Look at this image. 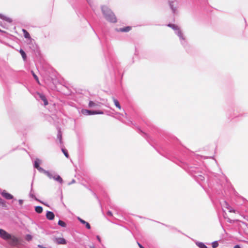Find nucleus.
Returning a JSON list of instances; mask_svg holds the SVG:
<instances>
[{
  "mask_svg": "<svg viewBox=\"0 0 248 248\" xmlns=\"http://www.w3.org/2000/svg\"><path fill=\"white\" fill-rule=\"evenodd\" d=\"M101 9L105 18L108 21L112 23L116 22L117 18L115 16L108 7L106 6H102Z\"/></svg>",
  "mask_w": 248,
  "mask_h": 248,
  "instance_id": "f257e3e1",
  "label": "nucleus"
},
{
  "mask_svg": "<svg viewBox=\"0 0 248 248\" xmlns=\"http://www.w3.org/2000/svg\"><path fill=\"white\" fill-rule=\"evenodd\" d=\"M81 113L85 115H93V114H103V112L102 111H91L87 109H83L81 110Z\"/></svg>",
  "mask_w": 248,
  "mask_h": 248,
  "instance_id": "f03ea898",
  "label": "nucleus"
},
{
  "mask_svg": "<svg viewBox=\"0 0 248 248\" xmlns=\"http://www.w3.org/2000/svg\"><path fill=\"white\" fill-rule=\"evenodd\" d=\"M0 236L4 240H8L11 236V234L7 232L3 229H0Z\"/></svg>",
  "mask_w": 248,
  "mask_h": 248,
  "instance_id": "7ed1b4c3",
  "label": "nucleus"
},
{
  "mask_svg": "<svg viewBox=\"0 0 248 248\" xmlns=\"http://www.w3.org/2000/svg\"><path fill=\"white\" fill-rule=\"evenodd\" d=\"M9 239L10 240V244L12 245H16L19 242V239L14 235H11Z\"/></svg>",
  "mask_w": 248,
  "mask_h": 248,
  "instance_id": "20e7f679",
  "label": "nucleus"
},
{
  "mask_svg": "<svg viewBox=\"0 0 248 248\" xmlns=\"http://www.w3.org/2000/svg\"><path fill=\"white\" fill-rule=\"evenodd\" d=\"M55 241L59 245H64L66 244V241L63 238H56Z\"/></svg>",
  "mask_w": 248,
  "mask_h": 248,
  "instance_id": "39448f33",
  "label": "nucleus"
},
{
  "mask_svg": "<svg viewBox=\"0 0 248 248\" xmlns=\"http://www.w3.org/2000/svg\"><path fill=\"white\" fill-rule=\"evenodd\" d=\"M37 94L39 95L41 100L44 102L45 106H46L48 104V101L46 96L43 94L38 93Z\"/></svg>",
  "mask_w": 248,
  "mask_h": 248,
  "instance_id": "423d86ee",
  "label": "nucleus"
},
{
  "mask_svg": "<svg viewBox=\"0 0 248 248\" xmlns=\"http://www.w3.org/2000/svg\"><path fill=\"white\" fill-rule=\"evenodd\" d=\"M223 206H224V207L228 209L230 212H235V210L233 208H232L226 202L224 201L223 202Z\"/></svg>",
  "mask_w": 248,
  "mask_h": 248,
  "instance_id": "0eeeda50",
  "label": "nucleus"
},
{
  "mask_svg": "<svg viewBox=\"0 0 248 248\" xmlns=\"http://www.w3.org/2000/svg\"><path fill=\"white\" fill-rule=\"evenodd\" d=\"M55 215L52 212L47 211L46 214V217L48 220H53L54 218Z\"/></svg>",
  "mask_w": 248,
  "mask_h": 248,
  "instance_id": "6e6552de",
  "label": "nucleus"
},
{
  "mask_svg": "<svg viewBox=\"0 0 248 248\" xmlns=\"http://www.w3.org/2000/svg\"><path fill=\"white\" fill-rule=\"evenodd\" d=\"M2 196L6 198V199L10 200L13 198V196L10 193H7L5 191H3L1 193Z\"/></svg>",
  "mask_w": 248,
  "mask_h": 248,
  "instance_id": "1a4fd4ad",
  "label": "nucleus"
},
{
  "mask_svg": "<svg viewBox=\"0 0 248 248\" xmlns=\"http://www.w3.org/2000/svg\"><path fill=\"white\" fill-rule=\"evenodd\" d=\"M0 18L9 23H11L12 21V19L10 18L7 17L6 16H4L2 14H0Z\"/></svg>",
  "mask_w": 248,
  "mask_h": 248,
  "instance_id": "9d476101",
  "label": "nucleus"
},
{
  "mask_svg": "<svg viewBox=\"0 0 248 248\" xmlns=\"http://www.w3.org/2000/svg\"><path fill=\"white\" fill-rule=\"evenodd\" d=\"M131 30V27L130 26H127L124 28H122L119 29V31L121 32H128Z\"/></svg>",
  "mask_w": 248,
  "mask_h": 248,
  "instance_id": "9b49d317",
  "label": "nucleus"
},
{
  "mask_svg": "<svg viewBox=\"0 0 248 248\" xmlns=\"http://www.w3.org/2000/svg\"><path fill=\"white\" fill-rule=\"evenodd\" d=\"M22 31L24 33V36L26 38L31 39V36L29 33L25 29L22 30Z\"/></svg>",
  "mask_w": 248,
  "mask_h": 248,
  "instance_id": "f8f14e48",
  "label": "nucleus"
},
{
  "mask_svg": "<svg viewBox=\"0 0 248 248\" xmlns=\"http://www.w3.org/2000/svg\"><path fill=\"white\" fill-rule=\"evenodd\" d=\"M35 211L37 213L40 214L43 212V208L40 206H36L35 208Z\"/></svg>",
  "mask_w": 248,
  "mask_h": 248,
  "instance_id": "ddd939ff",
  "label": "nucleus"
},
{
  "mask_svg": "<svg viewBox=\"0 0 248 248\" xmlns=\"http://www.w3.org/2000/svg\"><path fill=\"white\" fill-rule=\"evenodd\" d=\"M113 100L116 107L118 108L119 109H120L121 107L118 101L115 98H113Z\"/></svg>",
  "mask_w": 248,
  "mask_h": 248,
  "instance_id": "4468645a",
  "label": "nucleus"
},
{
  "mask_svg": "<svg viewBox=\"0 0 248 248\" xmlns=\"http://www.w3.org/2000/svg\"><path fill=\"white\" fill-rule=\"evenodd\" d=\"M34 167L38 169V170H40L42 169V168L39 166V161L38 160L35 161Z\"/></svg>",
  "mask_w": 248,
  "mask_h": 248,
  "instance_id": "2eb2a0df",
  "label": "nucleus"
},
{
  "mask_svg": "<svg viewBox=\"0 0 248 248\" xmlns=\"http://www.w3.org/2000/svg\"><path fill=\"white\" fill-rule=\"evenodd\" d=\"M196 245L200 248H207V247L202 242H198L196 243Z\"/></svg>",
  "mask_w": 248,
  "mask_h": 248,
  "instance_id": "dca6fc26",
  "label": "nucleus"
},
{
  "mask_svg": "<svg viewBox=\"0 0 248 248\" xmlns=\"http://www.w3.org/2000/svg\"><path fill=\"white\" fill-rule=\"evenodd\" d=\"M19 52H20V53L21 54L23 60H25L26 59V55L25 52L22 49H20Z\"/></svg>",
  "mask_w": 248,
  "mask_h": 248,
  "instance_id": "f3484780",
  "label": "nucleus"
},
{
  "mask_svg": "<svg viewBox=\"0 0 248 248\" xmlns=\"http://www.w3.org/2000/svg\"><path fill=\"white\" fill-rule=\"evenodd\" d=\"M58 225L61 226H62V227H66V223L64 221H63L61 220H59V221H58Z\"/></svg>",
  "mask_w": 248,
  "mask_h": 248,
  "instance_id": "a211bd4d",
  "label": "nucleus"
},
{
  "mask_svg": "<svg viewBox=\"0 0 248 248\" xmlns=\"http://www.w3.org/2000/svg\"><path fill=\"white\" fill-rule=\"evenodd\" d=\"M31 73L32 74V76H33L34 78L35 79L36 81L37 82V83L38 84H40V82H39V79H38V78L37 77V76L35 74V73L33 71H32Z\"/></svg>",
  "mask_w": 248,
  "mask_h": 248,
  "instance_id": "6ab92c4d",
  "label": "nucleus"
},
{
  "mask_svg": "<svg viewBox=\"0 0 248 248\" xmlns=\"http://www.w3.org/2000/svg\"><path fill=\"white\" fill-rule=\"evenodd\" d=\"M218 246V243L217 241H214L212 243V246L213 248H216Z\"/></svg>",
  "mask_w": 248,
  "mask_h": 248,
  "instance_id": "aec40b11",
  "label": "nucleus"
},
{
  "mask_svg": "<svg viewBox=\"0 0 248 248\" xmlns=\"http://www.w3.org/2000/svg\"><path fill=\"white\" fill-rule=\"evenodd\" d=\"M62 152H63V153L64 154V155L67 158L69 157V155H68V154L67 151H66L65 149H62Z\"/></svg>",
  "mask_w": 248,
  "mask_h": 248,
  "instance_id": "412c9836",
  "label": "nucleus"
},
{
  "mask_svg": "<svg viewBox=\"0 0 248 248\" xmlns=\"http://www.w3.org/2000/svg\"><path fill=\"white\" fill-rule=\"evenodd\" d=\"M55 179L60 183L62 182V179L60 176H57L56 178H55Z\"/></svg>",
  "mask_w": 248,
  "mask_h": 248,
  "instance_id": "4be33fe9",
  "label": "nucleus"
},
{
  "mask_svg": "<svg viewBox=\"0 0 248 248\" xmlns=\"http://www.w3.org/2000/svg\"><path fill=\"white\" fill-rule=\"evenodd\" d=\"M26 239L27 241H31L32 239V236L30 234H27L26 236Z\"/></svg>",
  "mask_w": 248,
  "mask_h": 248,
  "instance_id": "5701e85b",
  "label": "nucleus"
},
{
  "mask_svg": "<svg viewBox=\"0 0 248 248\" xmlns=\"http://www.w3.org/2000/svg\"><path fill=\"white\" fill-rule=\"evenodd\" d=\"M95 104L93 101H90L89 103V106L90 107H93V106H95Z\"/></svg>",
  "mask_w": 248,
  "mask_h": 248,
  "instance_id": "b1692460",
  "label": "nucleus"
},
{
  "mask_svg": "<svg viewBox=\"0 0 248 248\" xmlns=\"http://www.w3.org/2000/svg\"><path fill=\"white\" fill-rule=\"evenodd\" d=\"M0 204L3 206H6L4 201L0 198Z\"/></svg>",
  "mask_w": 248,
  "mask_h": 248,
  "instance_id": "393cba45",
  "label": "nucleus"
},
{
  "mask_svg": "<svg viewBox=\"0 0 248 248\" xmlns=\"http://www.w3.org/2000/svg\"><path fill=\"white\" fill-rule=\"evenodd\" d=\"M168 26L170 27V28H172V29H176L177 28V27L174 24H170L168 25Z\"/></svg>",
  "mask_w": 248,
  "mask_h": 248,
  "instance_id": "a878e982",
  "label": "nucleus"
},
{
  "mask_svg": "<svg viewBox=\"0 0 248 248\" xmlns=\"http://www.w3.org/2000/svg\"><path fill=\"white\" fill-rule=\"evenodd\" d=\"M85 224L87 229H90L91 228V226L88 222H86Z\"/></svg>",
  "mask_w": 248,
  "mask_h": 248,
  "instance_id": "bb28decb",
  "label": "nucleus"
},
{
  "mask_svg": "<svg viewBox=\"0 0 248 248\" xmlns=\"http://www.w3.org/2000/svg\"><path fill=\"white\" fill-rule=\"evenodd\" d=\"M45 173L47 176H48L49 178H51V174H50L48 171H45Z\"/></svg>",
  "mask_w": 248,
  "mask_h": 248,
  "instance_id": "cd10ccee",
  "label": "nucleus"
},
{
  "mask_svg": "<svg viewBox=\"0 0 248 248\" xmlns=\"http://www.w3.org/2000/svg\"><path fill=\"white\" fill-rule=\"evenodd\" d=\"M88 3H89V4L91 6H94V4H93V1L90 0H88Z\"/></svg>",
  "mask_w": 248,
  "mask_h": 248,
  "instance_id": "c85d7f7f",
  "label": "nucleus"
},
{
  "mask_svg": "<svg viewBox=\"0 0 248 248\" xmlns=\"http://www.w3.org/2000/svg\"><path fill=\"white\" fill-rule=\"evenodd\" d=\"M79 220L82 224H85V223L86 222V221L80 218H79Z\"/></svg>",
  "mask_w": 248,
  "mask_h": 248,
  "instance_id": "c756f323",
  "label": "nucleus"
},
{
  "mask_svg": "<svg viewBox=\"0 0 248 248\" xmlns=\"http://www.w3.org/2000/svg\"><path fill=\"white\" fill-rule=\"evenodd\" d=\"M137 244L139 246V247H140V248H144L140 243H139V242H137Z\"/></svg>",
  "mask_w": 248,
  "mask_h": 248,
  "instance_id": "7c9ffc66",
  "label": "nucleus"
},
{
  "mask_svg": "<svg viewBox=\"0 0 248 248\" xmlns=\"http://www.w3.org/2000/svg\"><path fill=\"white\" fill-rule=\"evenodd\" d=\"M19 204H20V205H22V203H23V200H19Z\"/></svg>",
  "mask_w": 248,
  "mask_h": 248,
  "instance_id": "2f4dec72",
  "label": "nucleus"
},
{
  "mask_svg": "<svg viewBox=\"0 0 248 248\" xmlns=\"http://www.w3.org/2000/svg\"><path fill=\"white\" fill-rule=\"evenodd\" d=\"M108 215H109V216H112V213H111V212H110V211H108Z\"/></svg>",
  "mask_w": 248,
  "mask_h": 248,
  "instance_id": "473e14b6",
  "label": "nucleus"
},
{
  "mask_svg": "<svg viewBox=\"0 0 248 248\" xmlns=\"http://www.w3.org/2000/svg\"><path fill=\"white\" fill-rule=\"evenodd\" d=\"M97 239H98V240L101 242V239H100V237L99 236H97Z\"/></svg>",
  "mask_w": 248,
  "mask_h": 248,
  "instance_id": "72a5a7b5",
  "label": "nucleus"
},
{
  "mask_svg": "<svg viewBox=\"0 0 248 248\" xmlns=\"http://www.w3.org/2000/svg\"><path fill=\"white\" fill-rule=\"evenodd\" d=\"M233 248H241L239 245H236Z\"/></svg>",
  "mask_w": 248,
  "mask_h": 248,
  "instance_id": "f704fd0d",
  "label": "nucleus"
},
{
  "mask_svg": "<svg viewBox=\"0 0 248 248\" xmlns=\"http://www.w3.org/2000/svg\"><path fill=\"white\" fill-rule=\"evenodd\" d=\"M90 248H95L94 247V246H93V245L90 246Z\"/></svg>",
  "mask_w": 248,
  "mask_h": 248,
  "instance_id": "c9c22d12",
  "label": "nucleus"
},
{
  "mask_svg": "<svg viewBox=\"0 0 248 248\" xmlns=\"http://www.w3.org/2000/svg\"><path fill=\"white\" fill-rule=\"evenodd\" d=\"M171 9H172V10H173V8L172 7V5H171Z\"/></svg>",
  "mask_w": 248,
  "mask_h": 248,
  "instance_id": "e433bc0d",
  "label": "nucleus"
},
{
  "mask_svg": "<svg viewBox=\"0 0 248 248\" xmlns=\"http://www.w3.org/2000/svg\"><path fill=\"white\" fill-rule=\"evenodd\" d=\"M0 31H1V30H0Z\"/></svg>",
  "mask_w": 248,
  "mask_h": 248,
  "instance_id": "4c0bfd02",
  "label": "nucleus"
}]
</instances>
